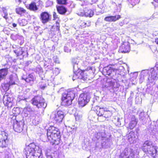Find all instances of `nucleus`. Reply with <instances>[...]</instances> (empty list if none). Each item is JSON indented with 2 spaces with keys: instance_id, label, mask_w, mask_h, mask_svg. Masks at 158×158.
<instances>
[{
  "instance_id": "37998d69",
  "label": "nucleus",
  "mask_w": 158,
  "mask_h": 158,
  "mask_svg": "<svg viewBox=\"0 0 158 158\" xmlns=\"http://www.w3.org/2000/svg\"><path fill=\"white\" fill-rule=\"evenodd\" d=\"M16 2H18L20 3L22 2V0H15Z\"/></svg>"
},
{
  "instance_id": "f03ea898",
  "label": "nucleus",
  "mask_w": 158,
  "mask_h": 158,
  "mask_svg": "<svg viewBox=\"0 0 158 158\" xmlns=\"http://www.w3.org/2000/svg\"><path fill=\"white\" fill-rule=\"evenodd\" d=\"M26 158H42L41 149L40 146L34 142L26 145L24 149Z\"/></svg>"
},
{
  "instance_id": "39448f33",
  "label": "nucleus",
  "mask_w": 158,
  "mask_h": 158,
  "mask_svg": "<svg viewBox=\"0 0 158 158\" xmlns=\"http://www.w3.org/2000/svg\"><path fill=\"white\" fill-rule=\"evenodd\" d=\"M31 103L38 108H44L47 106L44 99L40 96H35L31 99Z\"/></svg>"
},
{
  "instance_id": "6ab92c4d",
  "label": "nucleus",
  "mask_w": 158,
  "mask_h": 158,
  "mask_svg": "<svg viewBox=\"0 0 158 158\" xmlns=\"http://www.w3.org/2000/svg\"><path fill=\"white\" fill-rule=\"evenodd\" d=\"M105 108L104 107H99L98 106H96L95 107L94 111L96 112L98 115L99 117L103 116L105 112Z\"/></svg>"
},
{
  "instance_id": "473e14b6",
  "label": "nucleus",
  "mask_w": 158,
  "mask_h": 158,
  "mask_svg": "<svg viewBox=\"0 0 158 158\" xmlns=\"http://www.w3.org/2000/svg\"><path fill=\"white\" fill-rule=\"evenodd\" d=\"M140 0H128L130 3L132 5H135L136 4L139 3Z\"/></svg>"
},
{
  "instance_id": "49530a36",
  "label": "nucleus",
  "mask_w": 158,
  "mask_h": 158,
  "mask_svg": "<svg viewBox=\"0 0 158 158\" xmlns=\"http://www.w3.org/2000/svg\"><path fill=\"white\" fill-rule=\"evenodd\" d=\"M153 1L155 2L158 3V0H153Z\"/></svg>"
},
{
  "instance_id": "a211bd4d",
  "label": "nucleus",
  "mask_w": 158,
  "mask_h": 158,
  "mask_svg": "<svg viewBox=\"0 0 158 158\" xmlns=\"http://www.w3.org/2000/svg\"><path fill=\"white\" fill-rule=\"evenodd\" d=\"M8 68H2L0 69V81L5 79L8 73Z\"/></svg>"
},
{
  "instance_id": "aec40b11",
  "label": "nucleus",
  "mask_w": 158,
  "mask_h": 158,
  "mask_svg": "<svg viewBox=\"0 0 158 158\" xmlns=\"http://www.w3.org/2000/svg\"><path fill=\"white\" fill-rule=\"evenodd\" d=\"M27 8L29 10L33 11H37L38 8L37 7L36 2H32L28 5V6L27 7Z\"/></svg>"
},
{
  "instance_id": "423d86ee",
  "label": "nucleus",
  "mask_w": 158,
  "mask_h": 158,
  "mask_svg": "<svg viewBox=\"0 0 158 158\" xmlns=\"http://www.w3.org/2000/svg\"><path fill=\"white\" fill-rule=\"evenodd\" d=\"M135 156L134 150L131 148H126L121 152L119 158H134Z\"/></svg>"
},
{
  "instance_id": "ea45409f",
  "label": "nucleus",
  "mask_w": 158,
  "mask_h": 158,
  "mask_svg": "<svg viewBox=\"0 0 158 158\" xmlns=\"http://www.w3.org/2000/svg\"><path fill=\"white\" fill-rule=\"evenodd\" d=\"M80 116L77 115L75 116V118L76 120H78L80 119Z\"/></svg>"
},
{
  "instance_id": "cd10ccee",
  "label": "nucleus",
  "mask_w": 158,
  "mask_h": 158,
  "mask_svg": "<svg viewBox=\"0 0 158 158\" xmlns=\"http://www.w3.org/2000/svg\"><path fill=\"white\" fill-rule=\"evenodd\" d=\"M8 140H0V147L6 148L7 146Z\"/></svg>"
},
{
  "instance_id": "2eb2a0df",
  "label": "nucleus",
  "mask_w": 158,
  "mask_h": 158,
  "mask_svg": "<svg viewBox=\"0 0 158 158\" xmlns=\"http://www.w3.org/2000/svg\"><path fill=\"white\" fill-rule=\"evenodd\" d=\"M92 70V68L90 66L88 67L86 69L84 70H80L77 73V74H75L73 75V77H77V78L81 79L83 78V76H84V73L85 71H87L89 70Z\"/></svg>"
},
{
  "instance_id": "bb28decb",
  "label": "nucleus",
  "mask_w": 158,
  "mask_h": 158,
  "mask_svg": "<svg viewBox=\"0 0 158 158\" xmlns=\"http://www.w3.org/2000/svg\"><path fill=\"white\" fill-rule=\"evenodd\" d=\"M35 78L31 74H29L28 76L24 79L25 81L27 83H31V82H34Z\"/></svg>"
},
{
  "instance_id": "e433bc0d",
  "label": "nucleus",
  "mask_w": 158,
  "mask_h": 158,
  "mask_svg": "<svg viewBox=\"0 0 158 158\" xmlns=\"http://www.w3.org/2000/svg\"><path fill=\"white\" fill-rule=\"evenodd\" d=\"M56 30L58 31H60V24L58 22H56Z\"/></svg>"
},
{
  "instance_id": "a878e982",
  "label": "nucleus",
  "mask_w": 158,
  "mask_h": 158,
  "mask_svg": "<svg viewBox=\"0 0 158 158\" xmlns=\"http://www.w3.org/2000/svg\"><path fill=\"white\" fill-rule=\"evenodd\" d=\"M8 134L4 131H1L0 132V140H8Z\"/></svg>"
},
{
  "instance_id": "9b49d317",
  "label": "nucleus",
  "mask_w": 158,
  "mask_h": 158,
  "mask_svg": "<svg viewBox=\"0 0 158 158\" xmlns=\"http://www.w3.org/2000/svg\"><path fill=\"white\" fill-rule=\"evenodd\" d=\"M40 19L42 23L45 24L51 21V15L48 12H42L40 14Z\"/></svg>"
},
{
  "instance_id": "20e7f679",
  "label": "nucleus",
  "mask_w": 158,
  "mask_h": 158,
  "mask_svg": "<svg viewBox=\"0 0 158 158\" xmlns=\"http://www.w3.org/2000/svg\"><path fill=\"white\" fill-rule=\"evenodd\" d=\"M74 98L75 94L73 90L70 89H68L67 93H63L62 94L61 105L66 106L71 105Z\"/></svg>"
},
{
  "instance_id": "de8ad7c7",
  "label": "nucleus",
  "mask_w": 158,
  "mask_h": 158,
  "mask_svg": "<svg viewBox=\"0 0 158 158\" xmlns=\"http://www.w3.org/2000/svg\"><path fill=\"white\" fill-rule=\"evenodd\" d=\"M109 65H111V66H113V65H114V64H110Z\"/></svg>"
},
{
  "instance_id": "c756f323",
  "label": "nucleus",
  "mask_w": 158,
  "mask_h": 158,
  "mask_svg": "<svg viewBox=\"0 0 158 158\" xmlns=\"http://www.w3.org/2000/svg\"><path fill=\"white\" fill-rule=\"evenodd\" d=\"M90 26V22L89 21L87 22L81 21V26L83 27H89Z\"/></svg>"
},
{
  "instance_id": "a19ab883",
  "label": "nucleus",
  "mask_w": 158,
  "mask_h": 158,
  "mask_svg": "<svg viewBox=\"0 0 158 158\" xmlns=\"http://www.w3.org/2000/svg\"><path fill=\"white\" fill-rule=\"evenodd\" d=\"M8 83H10V86L11 85H15V81H13V82H8Z\"/></svg>"
},
{
  "instance_id": "4468645a",
  "label": "nucleus",
  "mask_w": 158,
  "mask_h": 158,
  "mask_svg": "<svg viewBox=\"0 0 158 158\" xmlns=\"http://www.w3.org/2000/svg\"><path fill=\"white\" fill-rule=\"evenodd\" d=\"M119 50L122 53H128L130 51V44L128 41L123 42L119 47Z\"/></svg>"
},
{
  "instance_id": "7c9ffc66",
  "label": "nucleus",
  "mask_w": 158,
  "mask_h": 158,
  "mask_svg": "<svg viewBox=\"0 0 158 158\" xmlns=\"http://www.w3.org/2000/svg\"><path fill=\"white\" fill-rule=\"evenodd\" d=\"M57 3L59 5H66L67 3V0H56Z\"/></svg>"
},
{
  "instance_id": "79ce46f5",
  "label": "nucleus",
  "mask_w": 158,
  "mask_h": 158,
  "mask_svg": "<svg viewBox=\"0 0 158 158\" xmlns=\"http://www.w3.org/2000/svg\"><path fill=\"white\" fill-rule=\"evenodd\" d=\"M12 26L13 27H16L17 26V24L15 23L12 24Z\"/></svg>"
},
{
  "instance_id": "c85d7f7f",
  "label": "nucleus",
  "mask_w": 158,
  "mask_h": 158,
  "mask_svg": "<svg viewBox=\"0 0 158 158\" xmlns=\"http://www.w3.org/2000/svg\"><path fill=\"white\" fill-rule=\"evenodd\" d=\"M112 114V111L106 110H105L103 116L106 118L111 117Z\"/></svg>"
},
{
  "instance_id": "c9c22d12",
  "label": "nucleus",
  "mask_w": 158,
  "mask_h": 158,
  "mask_svg": "<svg viewBox=\"0 0 158 158\" xmlns=\"http://www.w3.org/2000/svg\"><path fill=\"white\" fill-rule=\"evenodd\" d=\"M53 20H56L58 16L55 12H54L53 13Z\"/></svg>"
},
{
  "instance_id": "f704fd0d",
  "label": "nucleus",
  "mask_w": 158,
  "mask_h": 158,
  "mask_svg": "<svg viewBox=\"0 0 158 158\" xmlns=\"http://www.w3.org/2000/svg\"><path fill=\"white\" fill-rule=\"evenodd\" d=\"M22 49L20 47L17 49L14 50V52L17 55V56H19L20 53V50Z\"/></svg>"
},
{
  "instance_id": "58836bf2",
  "label": "nucleus",
  "mask_w": 158,
  "mask_h": 158,
  "mask_svg": "<svg viewBox=\"0 0 158 158\" xmlns=\"http://www.w3.org/2000/svg\"><path fill=\"white\" fill-rule=\"evenodd\" d=\"M3 18H5L6 20H7L8 19V13L7 12H5L4 13V15L3 16Z\"/></svg>"
},
{
  "instance_id": "5701e85b",
  "label": "nucleus",
  "mask_w": 158,
  "mask_h": 158,
  "mask_svg": "<svg viewBox=\"0 0 158 158\" xmlns=\"http://www.w3.org/2000/svg\"><path fill=\"white\" fill-rule=\"evenodd\" d=\"M118 70L117 69L114 68L112 67H110L108 68H106L103 71L105 73L106 75L108 76L110 75L114 71H116Z\"/></svg>"
},
{
  "instance_id": "2f4dec72",
  "label": "nucleus",
  "mask_w": 158,
  "mask_h": 158,
  "mask_svg": "<svg viewBox=\"0 0 158 158\" xmlns=\"http://www.w3.org/2000/svg\"><path fill=\"white\" fill-rule=\"evenodd\" d=\"M98 7L103 10L106 8V6L104 2H102L98 5Z\"/></svg>"
},
{
  "instance_id": "412c9836",
  "label": "nucleus",
  "mask_w": 158,
  "mask_h": 158,
  "mask_svg": "<svg viewBox=\"0 0 158 158\" xmlns=\"http://www.w3.org/2000/svg\"><path fill=\"white\" fill-rule=\"evenodd\" d=\"M137 123L136 119L134 118L129 123L128 126L127 127V129L128 130L133 129L136 126Z\"/></svg>"
},
{
  "instance_id": "9d476101",
  "label": "nucleus",
  "mask_w": 158,
  "mask_h": 158,
  "mask_svg": "<svg viewBox=\"0 0 158 158\" xmlns=\"http://www.w3.org/2000/svg\"><path fill=\"white\" fill-rule=\"evenodd\" d=\"M13 98L11 95H5L3 99V102L4 105L7 108H11L13 105Z\"/></svg>"
},
{
  "instance_id": "a18cd8bd",
  "label": "nucleus",
  "mask_w": 158,
  "mask_h": 158,
  "mask_svg": "<svg viewBox=\"0 0 158 158\" xmlns=\"http://www.w3.org/2000/svg\"><path fill=\"white\" fill-rule=\"evenodd\" d=\"M98 1V0H92V2L94 3H95L96 2Z\"/></svg>"
},
{
  "instance_id": "0eeeda50",
  "label": "nucleus",
  "mask_w": 158,
  "mask_h": 158,
  "mask_svg": "<svg viewBox=\"0 0 158 158\" xmlns=\"http://www.w3.org/2000/svg\"><path fill=\"white\" fill-rule=\"evenodd\" d=\"M89 101L88 94L87 92H83L79 96L78 104L79 106L83 107L85 106Z\"/></svg>"
},
{
  "instance_id": "8fccbe9b",
  "label": "nucleus",
  "mask_w": 158,
  "mask_h": 158,
  "mask_svg": "<svg viewBox=\"0 0 158 158\" xmlns=\"http://www.w3.org/2000/svg\"><path fill=\"white\" fill-rule=\"evenodd\" d=\"M5 65H6V64H4V66H5Z\"/></svg>"
},
{
  "instance_id": "7ed1b4c3",
  "label": "nucleus",
  "mask_w": 158,
  "mask_h": 158,
  "mask_svg": "<svg viewBox=\"0 0 158 158\" xmlns=\"http://www.w3.org/2000/svg\"><path fill=\"white\" fill-rule=\"evenodd\" d=\"M152 145V143L150 141L146 140L143 143L142 149L144 153L153 158H158V153H157L158 148L156 146H153L148 148V147Z\"/></svg>"
},
{
  "instance_id": "c03bdc74",
  "label": "nucleus",
  "mask_w": 158,
  "mask_h": 158,
  "mask_svg": "<svg viewBox=\"0 0 158 158\" xmlns=\"http://www.w3.org/2000/svg\"><path fill=\"white\" fill-rule=\"evenodd\" d=\"M98 120L99 121V122H103L104 120H101L100 119V118H98Z\"/></svg>"
},
{
  "instance_id": "393cba45",
  "label": "nucleus",
  "mask_w": 158,
  "mask_h": 158,
  "mask_svg": "<svg viewBox=\"0 0 158 158\" xmlns=\"http://www.w3.org/2000/svg\"><path fill=\"white\" fill-rule=\"evenodd\" d=\"M56 9L58 12L61 15L64 14L67 11L66 9L63 6H57Z\"/></svg>"
},
{
  "instance_id": "09e8293b",
  "label": "nucleus",
  "mask_w": 158,
  "mask_h": 158,
  "mask_svg": "<svg viewBox=\"0 0 158 158\" xmlns=\"http://www.w3.org/2000/svg\"><path fill=\"white\" fill-rule=\"evenodd\" d=\"M119 5H121V4H119Z\"/></svg>"
},
{
  "instance_id": "1a4fd4ad",
  "label": "nucleus",
  "mask_w": 158,
  "mask_h": 158,
  "mask_svg": "<svg viewBox=\"0 0 158 158\" xmlns=\"http://www.w3.org/2000/svg\"><path fill=\"white\" fill-rule=\"evenodd\" d=\"M14 117L15 118V121L14 122L13 129L15 132L20 133L23 130L24 122L22 120L18 121L16 119V116L14 115L13 117Z\"/></svg>"
},
{
  "instance_id": "4c0bfd02",
  "label": "nucleus",
  "mask_w": 158,
  "mask_h": 158,
  "mask_svg": "<svg viewBox=\"0 0 158 158\" xmlns=\"http://www.w3.org/2000/svg\"><path fill=\"white\" fill-rule=\"evenodd\" d=\"M19 110V109L17 107H16V108H14V111H16L17 110H18V112L15 113L14 114H19L20 113V112Z\"/></svg>"
},
{
  "instance_id": "dca6fc26",
  "label": "nucleus",
  "mask_w": 158,
  "mask_h": 158,
  "mask_svg": "<svg viewBox=\"0 0 158 158\" xmlns=\"http://www.w3.org/2000/svg\"><path fill=\"white\" fill-rule=\"evenodd\" d=\"M158 69H153L151 72V74L149 75L148 80L149 81L157 80L158 78Z\"/></svg>"
},
{
  "instance_id": "6e6552de",
  "label": "nucleus",
  "mask_w": 158,
  "mask_h": 158,
  "mask_svg": "<svg viewBox=\"0 0 158 158\" xmlns=\"http://www.w3.org/2000/svg\"><path fill=\"white\" fill-rule=\"evenodd\" d=\"M78 15L81 16H85L86 17H92L94 15L93 11L87 8H81L78 10L77 11Z\"/></svg>"
},
{
  "instance_id": "f8f14e48",
  "label": "nucleus",
  "mask_w": 158,
  "mask_h": 158,
  "mask_svg": "<svg viewBox=\"0 0 158 158\" xmlns=\"http://www.w3.org/2000/svg\"><path fill=\"white\" fill-rule=\"evenodd\" d=\"M64 117V112L61 110H58L55 112L52 119L55 123H60L62 121Z\"/></svg>"
},
{
  "instance_id": "4be33fe9",
  "label": "nucleus",
  "mask_w": 158,
  "mask_h": 158,
  "mask_svg": "<svg viewBox=\"0 0 158 158\" xmlns=\"http://www.w3.org/2000/svg\"><path fill=\"white\" fill-rule=\"evenodd\" d=\"M15 11L17 14L22 16L23 14L26 12V10L23 7L18 6L15 8Z\"/></svg>"
},
{
  "instance_id": "72a5a7b5",
  "label": "nucleus",
  "mask_w": 158,
  "mask_h": 158,
  "mask_svg": "<svg viewBox=\"0 0 158 158\" xmlns=\"http://www.w3.org/2000/svg\"><path fill=\"white\" fill-rule=\"evenodd\" d=\"M19 24L22 26H25L27 24V21L25 19H23L19 22Z\"/></svg>"
},
{
  "instance_id": "b1692460",
  "label": "nucleus",
  "mask_w": 158,
  "mask_h": 158,
  "mask_svg": "<svg viewBox=\"0 0 158 158\" xmlns=\"http://www.w3.org/2000/svg\"><path fill=\"white\" fill-rule=\"evenodd\" d=\"M10 83H3L1 85V90L2 92H6L9 89Z\"/></svg>"
},
{
  "instance_id": "f257e3e1",
  "label": "nucleus",
  "mask_w": 158,
  "mask_h": 158,
  "mask_svg": "<svg viewBox=\"0 0 158 158\" xmlns=\"http://www.w3.org/2000/svg\"><path fill=\"white\" fill-rule=\"evenodd\" d=\"M47 138L52 145H58L61 143L60 132L59 130L52 125L47 130Z\"/></svg>"
},
{
  "instance_id": "f3484780",
  "label": "nucleus",
  "mask_w": 158,
  "mask_h": 158,
  "mask_svg": "<svg viewBox=\"0 0 158 158\" xmlns=\"http://www.w3.org/2000/svg\"><path fill=\"white\" fill-rule=\"evenodd\" d=\"M121 18L119 15L115 16H108L105 18L104 20L106 22H115Z\"/></svg>"
},
{
  "instance_id": "ddd939ff",
  "label": "nucleus",
  "mask_w": 158,
  "mask_h": 158,
  "mask_svg": "<svg viewBox=\"0 0 158 158\" xmlns=\"http://www.w3.org/2000/svg\"><path fill=\"white\" fill-rule=\"evenodd\" d=\"M127 139L130 143H133L136 142L138 138L137 135L135 131H131L126 135Z\"/></svg>"
}]
</instances>
